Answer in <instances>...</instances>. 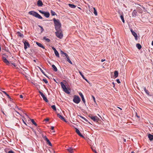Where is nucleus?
I'll list each match as a JSON object with an SVG mask.
<instances>
[{
	"label": "nucleus",
	"mask_w": 153,
	"mask_h": 153,
	"mask_svg": "<svg viewBox=\"0 0 153 153\" xmlns=\"http://www.w3.org/2000/svg\"><path fill=\"white\" fill-rule=\"evenodd\" d=\"M67 150L71 153H73V150H75L73 149L71 147L69 148L68 149H67Z\"/></svg>",
	"instance_id": "obj_15"
},
{
	"label": "nucleus",
	"mask_w": 153,
	"mask_h": 153,
	"mask_svg": "<svg viewBox=\"0 0 153 153\" xmlns=\"http://www.w3.org/2000/svg\"><path fill=\"white\" fill-rule=\"evenodd\" d=\"M137 14V12L135 10H134L132 13V16L133 17H135L136 16Z\"/></svg>",
	"instance_id": "obj_18"
},
{
	"label": "nucleus",
	"mask_w": 153,
	"mask_h": 153,
	"mask_svg": "<svg viewBox=\"0 0 153 153\" xmlns=\"http://www.w3.org/2000/svg\"><path fill=\"white\" fill-rule=\"evenodd\" d=\"M93 9L94 10V14L96 15V16H97V11L95 9V8H93Z\"/></svg>",
	"instance_id": "obj_31"
},
{
	"label": "nucleus",
	"mask_w": 153,
	"mask_h": 153,
	"mask_svg": "<svg viewBox=\"0 0 153 153\" xmlns=\"http://www.w3.org/2000/svg\"><path fill=\"white\" fill-rule=\"evenodd\" d=\"M76 132L80 136L84 138V136L81 134L77 128H75Z\"/></svg>",
	"instance_id": "obj_11"
},
{
	"label": "nucleus",
	"mask_w": 153,
	"mask_h": 153,
	"mask_svg": "<svg viewBox=\"0 0 153 153\" xmlns=\"http://www.w3.org/2000/svg\"><path fill=\"white\" fill-rule=\"evenodd\" d=\"M92 120L95 122H98L99 120V118L97 117L93 116L91 115H90L89 116Z\"/></svg>",
	"instance_id": "obj_6"
},
{
	"label": "nucleus",
	"mask_w": 153,
	"mask_h": 153,
	"mask_svg": "<svg viewBox=\"0 0 153 153\" xmlns=\"http://www.w3.org/2000/svg\"><path fill=\"white\" fill-rule=\"evenodd\" d=\"M54 52L55 53V55L57 57H59V55L58 52L57 51H55Z\"/></svg>",
	"instance_id": "obj_28"
},
{
	"label": "nucleus",
	"mask_w": 153,
	"mask_h": 153,
	"mask_svg": "<svg viewBox=\"0 0 153 153\" xmlns=\"http://www.w3.org/2000/svg\"><path fill=\"white\" fill-rule=\"evenodd\" d=\"M84 79L87 82H88L89 83V82H88V80L86 79H85H85Z\"/></svg>",
	"instance_id": "obj_54"
},
{
	"label": "nucleus",
	"mask_w": 153,
	"mask_h": 153,
	"mask_svg": "<svg viewBox=\"0 0 153 153\" xmlns=\"http://www.w3.org/2000/svg\"><path fill=\"white\" fill-rule=\"evenodd\" d=\"M28 13L31 15H32L38 18L39 19H42V17L38 13L34 11H31L29 12Z\"/></svg>",
	"instance_id": "obj_2"
},
{
	"label": "nucleus",
	"mask_w": 153,
	"mask_h": 153,
	"mask_svg": "<svg viewBox=\"0 0 153 153\" xmlns=\"http://www.w3.org/2000/svg\"><path fill=\"white\" fill-rule=\"evenodd\" d=\"M114 76L115 78L117 77L118 76V73L117 71H115L114 72Z\"/></svg>",
	"instance_id": "obj_24"
},
{
	"label": "nucleus",
	"mask_w": 153,
	"mask_h": 153,
	"mask_svg": "<svg viewBox=\"0 0 153 153\" xmlns=\"http://www.w3.org/2000/svg\"><path fill=\"white\" fill-rule=\"evenodd\" d=\"M105 59H102L101 60V61L102 62H103V61H105Z\"/></svg>",
	"instance_id": "obj_56"
},
{
	"label": "nucleus",
	"mask_w": 153,
	"mask_h": 153,
	"mask_svg": "<svg viewBox=\"0 0 153 153\" xmlns=\"http://www.w3.org/2000/svg\"><path fill=\"white\" fill-rule=\"evenodd\" d=\"M39 12H40V13H42V14H44L45 12H43L41 10H39Z\"/></svg>",
	"instance_id": "obj_43"
},
{
	"label": "nucleus",
	"mask_w": 153,
	"mask_h": 153,
	"mask_svg": "<svg viewBox=\"0 0 153 153\" xmlns=\"http://www.w3.org/2000/svg\"><path fill=\"white\" fill-rule=\"evenodd\" d=\"M138 12L140 13H142V10H138Z\"/></svg>",
	"instance_id": "obj_48"
},
{
	"label": "nucleus",
	"mask_w": 153,
	"mask_h": 153,
	"mask_svg": "<svg viewBox=\"0 0 153 153\" xmlns=\"http://www.w3.org/2000/svg\"><path fill=\"white\" fill-rule=\"evenodd\" d=\"M39 26V27H40L41 29V32H42V31L44 30V29H43V28H42V27H41V26Z\"/></svg>",
	"instance_id": "obj_40"
},
{
	"label": "nucleus",
	"mask_w": 153,
	"mask_h": 153,
	"mask_svg": "<svg viewBox=\"0 0 153 153\" xmlns=\"http://www.w3.org/2000/svg\"><path fill=\"white\" fill-rule=\"evenodd\" d=\"M82 119H83V120H85L86 122H88V120L86 119L85 118H84V117H83L82 116H80Z\"/></svg>",
	"instance_id": "obj_41"
},
{
	"label": "nucleus",
	"mask_w": 153,
	"mask_h": 153,
	"mask_svg": "<svg viewBox=\"0 0 153 153\" xmlns=\"http://www.w3.org/2000/svg\"><path fill=\"white\" fill-rule=\"evenodd\" d=\"M36 44L39 47L42 48L44 49L45 48L43 46L41 43H39L37 42H36Z\"/></svg>",
	"instance_id": "obj_17"
},
{
	"label": "nucleus",
	"mask_w": 153,
	"mask_h": 153,
	"mask_svg": "<svg viewBox=\"0 0 153 153\" xmlns=\"http://www.w3.org/2000/svg\"><path fill=\"white\" fill-rule=\"evenodd\" d=\"M116 80H117V82L118 83H120V81L119 79H117Z\"/></svg>",
	"instance_id": "obj_45"
},
{
	"label": "nucleus",
	"mask_w": 153,
	"mask_h": 153,
	"mask_svg": "<svg viewBox=\"0 0 153 153\" xmlns=\"http://www.w3.org/2000/svg\"><path fill=\"white\" fill-rule=\"evenodd\" d=\"M65 56L66 57L65 59H66V60L68 61L69 63H70L71 64H72V63L71 62V61L70 60L69 57L68 55V54L67 53L65 54Z\"/></svg>",
	"instance_id": "obj_9"
},
{
	"label": "nucleus",
	"mask_w": 153,
	"mask_h": 153,
	"mask_svg": "<svg viewBox=\"0 0 153 153\" xmlns=\"http://www.w3.org/2000/svg\"><path fill=\"white\" fill-rule=\"evenodd\" d=\"M37 5L38 6H42L43 5V3L41 0H39L37 2Z\"/></svg>",
	"instance_id": "obj_14"
},
{
	"label": "nucleus",
	"mask_w": 153,
	"mask_h": 153,
	"mask_svg": "<svg viewBox=\"0 0 153 153\" xmlns=\"http://www.w3.org/2000/svg\"><path fill=\"white\" fill-rule=\"evenodd\" d=\"M45 120L46 121H48L49 120V119L48 118H47L45 119Z\"/></svg>",
	"instance_id": "obj_50"
},
{
	"label": "nucleus",
	"mask_w": 153,
	"mask_h": 153,
	"mask_svg": "<svg viewBox=\"0 0 153 153\" xmlns=\"http://www.w3.org/2000/svg\"><path fill=\"white\" fill-rule=\"evenodd\" d=\"M131 31L132 33H133V32H134L133 30L132 29L131 30Z\"/></svg>",
	"instance_id": "obj_55"
},
{
	"label": "nucleus",
	"mask_w": 153,
	"mask_h": 153,
	"mask_svg": "<svg viewBox=\"0 0 153 153\" xmlns=\"http://www.w3.org/2000/svg\"><path fill=\"white\" fill-rule=\"evenodd\" d=\"M61 54H64V55H65V53H64V52L63 51H61Z\"/></svg>",
	"instance_id": "obj_44"
},
{
	"label": "nucleus",
	"mask_w": 153,
	"mask_h": 153,
	"mask_svg": "<svg viewBox=\"0 0 153 153\" xmlns=\"http://www.w3.org/2000/svg\"><path fill=\"white\" fill-rule=\"evenodd\" d=\"M79 73L80 74V75L83 78V79H85V77L84 76V75L82 74L81 72L80 71H79Z\"/></svg>",
	"instance_id": "obj_36"
},
{
	"label": "nucleus",
	"mask_w": 153,
	"mask_h": 153,
	"mask_svg": "<svg viewBox=\"0 0 153 153\" xmlns=\"http://www.w3.org/2000/svg\"><path fill=\"white\" fill-rule=\"evenodd\" d=\"M24 48L25 50H26L27 48V46H28V47H30V45L28 42H27L26 41L25 42H24Z\"/></svg>",
	"instance_id": "obj_10"
},
{
	"label": "nucleus",
	"mask_w": 153,
	"mask_h": 153,
	"mask_svg": "<svg viewBox=\"0 0 153 153\" xmlns=\"http://www.w3.org/2000/svg\"><path fill=\"white\" fill-rule=\"evenodd\" d=\"M8 153H14L12 151H10L8 152Z\"/></svg>",
	"instance_id": "obj_47"
},
{
	"label": "nucleus",
	"mask_w": 153,
	"mask_h": 153,
	"mask_svg": "<svg viewBox=\"0 0 153 153\" xmlns=\"http://www.w3.org/2000/svg\"><path fill=\"white\" fill-rule=\"evenodd\" d=\"M68 5L70 7L72 8H75L76 7V6L73 4H68Z\"/></svg>",
	"instance_id": "obj_25"
},
{
	"label": "nucleus",
	"mask_w": 153,
	"mask_h": 153,
	"mask_svg": "<svg viewBox=\"0 0 153 153\" xmlns=\"http://www.w3.org/2000/svg\"><path fill=\"white\" fill-rule=\"evenodd\" d=\"M39 69H40V70L42 72V73L44 74L45 76H46V75L45 74V73H44V72H43V70H42V69L41 68H40V67H39Z\"/></svg>",
	"instance_id": "obj_38"
},
{
	"label": "nucleus",
	"mask_w": 153,
	"mask_h": 153,
	"mask_svg": "<svg viewBox=\"0 0 153 153\" xmlns=\"http://www.w3.org/2000/svg\"><path fill=\"white\" fill-rule=\"evenodd\" d=\"M31 122L33 123V124H34L36 126H37V124L34 121L33 119H31Z\"/></svg>",
	"instance_id": "obj_32"
},
{
	"label": "nucleus",
	"mask_w": 153,
	"mask_h": 153,
	"mask_svg": "<svg viewBox=\"0 0 153 153\" xmlns=\"http://www.w3.org/2000/svg\"><path fill=\"white\" fill-rule=\"evenodd\" d=\"M54 128V127L53 126H51V129L52 130H53Z\"/></svg>",
	"instance_id": "obj_52"
},
{
	"label": "nucleus",
	"mask_w": 153,
	"mask_h": 153,
	"mask_svg": "<svg viewBox=\"0 0 153 153\" xmlns=\"http://www.w3.org/2000/svg\"><path fill=\"white\" fill-rule=\"evenodd\" d=\"M16 111L17 113V114L20 115V114L17 111Z\"/></svg>",
	"instance_id": "obj_58"
},
{
	"label": "nucleus",
	"mask_w": 153,
	"mask_h": 153,
	"mask_svg": "<svg viewBox=\"0 0 153 153\" xmlns=\"http://www.w3.org/2000/svg\"><path fill=\"white\" fill-rule=\"evenodd\" d=\"M42 137L43 138V139L45 140H46V141L47 143L50 146H52V144L51 143V142H50L49 140H48V138L46 136H44L43 135H42Z\"/></svg>",
	"instance_id": "obj_5"
},
{
	"label": "nucleus",
	"mask_w": 153,
	"mask_h": 153,
	"mask_svg": "<svg viewBox=\"0 0 153 153\" xmlns=\"http://www.w3.org/2000/svg\"><path fill=\"white\" fill-rule=\"evenodd\" d=\"M120 17L121 19H122V22H123V23H124V22H125V20H124V17H123V15H121V16H120Z\"/></svg>",
	"instance_id": "obj_30"
},
{
	"label": "nucleus",
	"mask_w": 153,
	"mask_h": 153,
	"mask_svg": "<svg viewBox=\"0 0 153 153\" xmlns=\"http://www.w3.org/2000/svg\"><path fill=\"white\" fill-rule=\"evenodd\" d=\"M91 149H92V151L94 152L95 153H97L96 151L95 150H94L93 149V148L92 147H91Z\"/></svg>",
	"instance_id": "obj_42"
},
{
	"label": "nucleus",
	"mask_w": 153,
	"mask_h": 153,
	"mask_svg": "<svg viewBox=\"0 0 153 153\" xmlns=\"http://www.w3.org/2000/svg\"><path fill=\"white\" fill-rule=\"evenodd\" d=\"M63 90H64V91L65 93H67L68 94H69L70 93L69 91L68 90V89H67V88L66 87L64 89H63Z\"/></svg>",
	"instance_id": "obj_27"
},
{
	"label": "nucleus",
	"mask_w": 153,
	"mask_h": 153,
	"mask_svg": "<svg viewBox=\"0 0 153 153\" xmlns=\"http://www.w3.org/2000/svg\"><path fill=\"white\" fill-rule=\"evenodd\" d=\"M152 44L153 46V41L152 42Z\"/></svg>",
	"instance_id": "obj_60"
},
{
	"label": "nucleus",
	"mask_w": 153,
	"mask_h": 153,
	"mask_svg": "<svg viewBox=\"0 0 153 153\" xmlns=\"http://www.w3.org/2000/svg\"><path fill=\"white\" fill-rule=\"evenodd\" d=\"M43 39L45 40L48 42H50V40L49 39L45 37H44Z\"/></svg>",
	"instance_id": "obj_29"
},
{
	"label": "nucleus",
	"mask_w": 153,
	"mask_h": 153,
	"mask_svg": "<svg viewBox=\"0 0 153 153\" xmlns=\"http://www.w3.org/2000/svg\"><path fill=\"white\" fill-rule=\"evenodd\" d=\"M2 91L3 93H4L8 97L10 98V97L9 95L8 94H7L6 92L4 91Z\"/></svg>",
	"instance_id": "obj_37"
},
{
	"label": "nucleus",
	"mask_w": 153,
	"mask_h": 153,
	"mask_svg": "<svg viewBox=\"0 0 153 153\" xmlns=\"http://www.w3.org/2000/svg\"><path fill=\"white\" fill-rule=\"evenodd\" d=\"M132 34L135 37V39L136 40H137V36L136 33L135 32H133V33H132Z\"/></svg>",
	"instance_id": "obj_20"
},
{
	"label": "nucleus",
	"mask_w": 153,
	"mask_h": 153,
	"mask_svg": "<svg viewBox=\"0 0 153 153\" xmlns=\"http://www.w3.org/2000/svg\"><path fill=\"white\" fill-rule=\"evenodd\" d=\"M15 108H18V109H19V108H18V107L17 106H16V107Z\"/></svg>",
	"instance_id": "obj_61"
},
{
	"label": "nucleus",
	"mask_w": 153,
	"mask_h": 153,
	"mask_svg": "<svg viewBox=\"0 0 153 153\" xmlns=\"http://www.w3.org/2000/svg\"><path fill=\"white\" fill-rule=\"evenodd\" d=\"M92 98H93L94 102H96L95 98L93 96H92Z\"/></svg>",
	"instance_id": "obj_46"
},
{
	"label": "nucleus",
	"mask_w": 153,
	"mask_h": 153,
	"mask_svg": "<svg viewBox=\"0 0 153 153\" xmlns=\"http://www.w3.org/2000/svg\"><path fill=\"white\" fill-rule=\"evenodd\" d=\"M53 21L55 24V29L56 31L61 30V24L58 19L55 18L53 19Z\"/></svg>",
	"instance_id": "obj_1"
},
{
	"label": "nucleus",
	"mask_w": 153,
	"mask_h": 153,
	"mask_svg": "<svg viewBox=\"0 0 153 153\" xmlns=\"http://www.w3.org/2000/svg\"><path fill=\"white\" fill-rule=\"evenodd\" d=\"M39 93H40V94L41 95V96L42 97L43 100L47 102H48V100L46 98V97H45V95L43 94L40 91H39Z\"/></svg>",
	"instance_id": "obj_7"
},
{
	"label": "nucleus",
	"mask_w": 153,
	"mask_h": 153,
	"mask_svg": "<svg viewBox=\"0 0 153 153\" xmlns=\"http://www.w3.org/2000/svg\"><path fill=\"white\" fill-rule=\"evenodd\" d=\"M61 85L62 86V88H63V89H64L66 87L64 85V84H63V82H61L60 83Z\"/></svg>",
	"instance_id": "obj_26"
},
{
	"label": "nucleus",
	"mask_w": 153,
	"mask_h": 153,
	"mask_svg": "<svg viewBox=\"0 0 153 153\" xmlns=\"http://www.w3.org/2000/svg\"><path fill=\"white\" fill-rule=\"evenodd\" d=\"M57 116L58 117H59V118H60L61 120H62L64 121L65 122H67V121L65 120L64 117L61 116V115L59 114H57Z\"/></svg>",
	"instance_id": "obj_12"
},
{
	"label": "nucleus",
	"mask_w": 153,
	"mask_h": 153,
	"mask_svg": "<svg viewBox=\"0 0 153 153\" xmlns=\"http://www.w3.org/2000/svg\"><path fill=\"white\" fill-rule=\"evenodd\" d=\"M131 153H134V152L133 151H132L131 152Z\"/></svg>",
	"instance_id": "obj_64"
},
{
	"label": "nucleus",
	"mask_w": 153,
	"mask_h": 153,
	"mask_svg": "<svg viewBox=\"0 0 153 153\" xmlns=\"http://www.w3.org/2000/svg\"><path fill=\"white\" fill-rule=\"evenodd\" d=\"M43 80L46 83H47L48 82L47 79H43Z\"/></svg>",
	"instance_id": "obj_39"
},
{
	"label": "nucleus",
	"mask_w": 153,
	"mask_h": 153,
	"mask_svg": "<svg viewBox=\"0 0 153 153\" xmlns=\"http://www.w3.org/2000/svg\"><path fill=\"white\" fill-rule=\"evenodd\" d=\"M44 14V16L47 18H48L49 17L50 14L49 12H45Z\"/></svg>",
	"instance_id": "obj_19"
},
{
	"label": "nucleus",
	"mask_w": 153,
	"mask_h": 153,
	"mask_svg": "<svg viewBox=\"0 0 153 153\" xmlns=\"http://www.w3.org/2000/svg\"><path fill=\"white\" fill-rule=\"evenodd\" d=\"M144 90L145 91V92L148 95H149V91H148L147 90H146L145 88H144Z\"/></svg>",
	"instance_id": "obj_35"
},
{
	"label": "nucleus",
	"mask_w": 153,
	"mask_h": 153,
	"mask_svg": "<svg viewBox=\"0 0 153 153\" xmlns=\"http://www.w3.org/2000/svg\"><path fill=\"white\" fill-rule=\"evenodd\" d=\"M136 47L139 50L140 49L142 48L141 45L139 43H137L136 44Z\"/></svg>",
	"instance_id": "obj_23"
},
{
	"label": "nucleus",
	"mask_w": 153,
	"mask_h": 153,
	"mask_svg": "<svg viewBox=\"0 0 153 153\" xmlns=\"http://www.w3.org/2000/svg\"><path fill=\"white\" fill-rule=\"evenodd\" d=\"M112 84H113V87H114H114H115V85H114V82H113L112 83Z\"/></svg>",
	"instance_id": "obj_53"
},
{
	"label": "nucleus",
	"mask_w": 153,
	"mask_h": 153,
	"mask_svg": "<svg viewBox=\"0 0 153 153\" xmlns=\"http://www.w3.org/2000/svg\"><path fill=\"white\" fill-rule=\"evenodd\" d=\"M17 34L18 36H19L20 37H23V35L20 32H18L17 33Z\"/></svg>",
	"instance_id": "obj_21"
},
{
	"label": "nucleus",
	"mask_w": 153,
	"mask_h": 153,
	"mask_svg": "<svg viewBox=\"0 0 153 153\" xmlns=\"http://www.w3.org/2000/svg\"><path fill=\"white\" fill-rule=\"evenodd\" d=\"M23 120V122L26 125V123H25L24 121Z\"/></svg>",
	"instance_id": "obj_62"
},
{
	"label": "nucleus",
	"mask_w": 153,
	"mask_h": 153,
	"mask_svg": "<svg viewBox=\"0 0 153 153\" xmlns=\"http://www.w3.org/2000/svg\"><path fill=\"white\" fill-rule=\"evenodd\" d=\"M117 108H118L120 109L121 110H122V108H120V107H117Z\"/></svg>",
	"instance_id": "obj_57"
},
{
	"label": "nucleus",
	"mask_w": 153,
	"mask_h": 153,
	"mask_svg": "<svg viewBox=\"0 0 153 153\" xmlns=\"http://www.w3.org/2000/svg\"><path fill=\"white\" fill-rule=\"evenodd\" d=\"M52 48L54 51H56V49L53 47H52Z\"/></svg>",
	"instance_id": "obj_49"
},
{
	"label": "nucleus",
	"mask_w": 153,
	"mask_h": 153,
	"mask_svg": "<svg viewBox=\"0 0 153 153\" xmlns=\"http://www.w3.org/2000/svg\"><path fill=\"white\" fill-rule=\"evenodd\" d=\"M148 137L150 140L152 141L153 140V135L149 134H148Z\"/></svg>",
	"instance_id": "obj_16"
},
{
	"label": "nucleus",
	"mask_w": 153,
	"mask_h": 153,
	"mask_svg": "<svg viewBox=\"0 0 153 153\" xmlns=\"http://www.w3.org/2000/svg\"><path fill=\"white\" fill-rule=\"evenodd\" d=\"M2 59L3 61L7 65H9L10 64L9 62L7 59L4 56L2 57Z\"/></svg>",
	"instance_id": "obj_8"
},
{
	"label": "nucleus",
	"mask_w": 153,
	"mask_h": 153,
	"mask_svg": "<svg viewBox=\"0 0 153 153\" xmlns=\"http://www.w3.org/2000/svg\"><path fill=\"white\" fill-rule=\"evenodd\" d=\"M73 100L75 103L78 104L80 102V99L79 96L75 95L74 96Z\"/></svg>",
	"instance_id": "obj_4"
},
{
	"label": "nucleus",
	"mask_w": 153,
	"mask_h": 153,
	"mask_svg": "<svg viewBox=\"0 0 153 153\" xmlns=\"http://www.w3.org/2000/svg\"><path fill=\"white\" fill-rule=\"evenodd\" d=\"M79 94L81 97L82 101H83V102L85 103V99L84 98V96L80 92L79 93Z\"/></svg>",
	"instance_id": "obj_13"
},
{
	"label": "nucleus",
	"mask_w": 153,
	"mask_h": 153,
	"mask_svg": "<svg viewBox=\"0 0 153 153\" xmlns=\"http://www.w3.org/2000/svg\"><path fill=\"white\" fill-rule=\"evenodd\" d=\"M55 33L56 36L58 38L60 39H62V38L63 35L61 30L56 31L55 32Z\"/></svg>",
	"instance_id": "obj_3"
},
{
	"label": "nucleus",
	"mask_w": 153,
	"mask_h": 153,
	"mask_svg": "<svg viewBox=\"0 0 153 153\" xmlns=\"http://www.w3.org/2000/svg\"><path fill=\"white\" fill-rule=\"evenodd\" d=\"M52 67L53 71H57V69L56 67L54 65H52Z\"/></svg>",
	"instance_id": "obj_22"
},
{
	"label": "nucleus",
	"mask_w": 153,
	"mask_h": 153,
	"mask_svg": "<svg viewBox=\"0 0 153 153\" xmlns=\"http://www.w3.org/2000/svg\"><path fill=\"white\" fill-rule=\"evenodd\" d=\"M20 97L21 98H23V96L22 95H20Z\"/></svg>",
	"instance_id": "obj_51"
},
{
	"label": "nucleus",
	"mask_w": 153,
	"mask_h": 153,
	"mask_svg": "<svg viewBox=\"0 0 153 153\" xmlns=\"http://www.w3.org/2000/svg\"><path fill=\"white\" fill-rule=\"evenodd\" d=\"M51 13L52 16H54L55 15H56L55 13V12H53V11L52 10H51Z\"/></svg>",
	"instance_id": "obj_34"
},
{
	"label": "nucleus",
	"mask_w": 153,
	"mask_h": 153,
	"mask_svg": "<svg viewBox=\"0 0 153 153\" xmlns=\"http://www.w3.org/2000/svg\"><path fill=\"white\" fill-rule=\"evenodd\" d=\"M52 108L54 110V111H56V106L55 105H53L51 106Z\"/></svg>",
	"instance_id": "obj_33"
},
{
	"label": "nucleus",
	"mask_w": 153,
	"mask_h": 153,
	"mask_svg": "<svg viewBox=\"0 0 153 153\" xmlns=\"http://www.w3.org/2000/svg\"><path fill=\"white\" fill-rule=\"evenodd\" d=\"M137 116L138 117H139L138 116H137Z\"/></svg>",
	"instance_id": "obj_63"
},
{
	"label": "nucleus",
	"mask_w": 153,
	"mask_h": 153,
	"mask_svg": "<svg viewBox=\"0 0 153 153\" xmlns=\"http://www.w3.org/2000/svg\"><path fill=\"white\" fill-rule=\"evenodd\" d=\"M124 141L125 142H126V139H124Z\"/></svg>",
	"instance_id": "obj_59"
}]
</instances>
